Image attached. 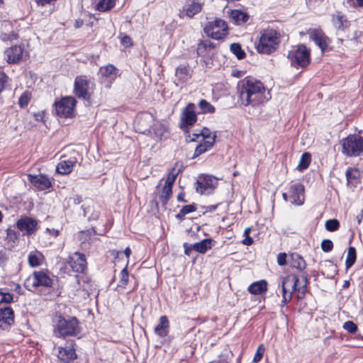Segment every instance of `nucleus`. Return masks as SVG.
Segmentation results:
<instances>
[{
	"label": "nucleus",
	"mask_w": 363,
	"mask_h": 363,
	"mask_svg": "<svg viewBox=\"0 0 363 363\" xmlns=\"http://www.w3.org/2000/svg\"><path fill=\"white\" fill-rule=\"evenodd\" d=\"M23 48L21 45L11 47L6 51L8 62L9 63H16L19 62L23 57Z\"/></svg>",
	"instance_id": "obj_25"
},
{
	"label": "nucleus",
	"mask_w": 363,
	"mask_h": 363,
	"mask_svg": "<svg viewBox=\"0 0 363 363\" xmlns=\"http://www.w3.org/2000/svg\"><path fill=\"white\" fill-rule=\"evenodd\" d=\"M172 194V189L164 186L159 192V197L163 206H166Z\"/></svg>",
	"instance_id": "obj_37"
},
{
	"label": "nucleus",
	"mask_w": 363,
	"mask_h": 363,
	"mask_svg": "<svg viewBox=\"0 0 363 363\" xmlns=\"http://www.w3.org/2000/svg\"><path fill=\"white\" fill-rule=\"evenodd\" d=\"M242 243L245 245H251L253 243V240L251 237L247 235L243 240Z\"/></svg>",
	"instance_id": "obj_62"
},
{
	"label": "nucleus",
	"mask_w": 363,
	"mask_h": 363,
	"mask_svg": "<svg viewBox=\"0 0 363 363\" xmlns=\"http://www.w3.org/2000/svg\"><path fill=\"white\" fill-rule=\"evenodd\" d=\"M290 266L293 268L303 271L306 267V263L303 258L298 253H291L289 258Z\"/></svg>",
	"instance_id": "obj_30"
},
{
	"label": "nucleus",
	"mask_w": 363,
	"mask_h": 363,
	"mask_svg": "<svg viewBox=\"0 0 363 363\" xmlns=\"http://www.w3.org/2000/svg\"><path fill=\"white\" fill-rule=\"evenodd\" d=\"M231 52L237 57L238 60H242L245 57V52L242 49L239 43H233L230 45Z\"/></svg>",
	"instance_id": "obj_41"
},
{
	"label": "nucleus",
	"mask_w": 363,
	"mask_h": 363,
	"mask_svg": "<svg viewBox=\"0 0 363 363\" xmlns=\"http://www.w3.org/2000/svg\"><path fill=\"white\" fill-rule=\"evenodd\" d=\"M54 323L53 333L57 337L77 336L81 332L79 322L76 317L56 314Z\"/></svg>",
	"instance_id": "obj_2"
},
{
	"label": "nucleus",
	"mask_w": 363,
	"mask_h": 363,
	"mask_svg": "<svg viewBox=\"0 0 363 363\" xmlns=\"http://www.w3.org/2000/svg\"><path fill=\"white\" fill-rule=\"evenodd\" d=\"M213 242V240L212 239L206 238L201 242L191 245V248H193L194 250L198 252L204 254L208 250L211 249Z\"/></svg>",
	"instance_id": "obj_32"
},
{
	"label": "nucleus",
	"mask_w": 363,
	"mask_h": 363,
	"mask_svg": "<svg viewBox=\"0 0 363 363\" xmlns=\"http://www.w3.org/2000/svg\"><path fill=\"white\" fill-rule=\"evenodd\" d=\"M321 249L325 252L332 251L333 248V242L329 239H324L321 242Z\"/></svg>",
	"instance_id": "obj_48"
},
{
	"label": "nucleus",
	"mask_w": 363,
	"mask_h": 363,
	"mask_svg": "<svg viewBox=\"0 0 363 363\" xmlns=\"http://www.w3.org/2000/svg\"><path fill=\"white\" fill-rule=\"evenodd\" d=\"M196 106L193 103H189L182 110L181 121L186 126L193 125L197 121V116L195 112Z\"/></svg>",
	"instance_id": "obj_16"
},
{
	"label": "nucleus",
	"mask_w": 363,
	"mask_h": 363,
	"mask_svg": "<svg viewBox=\"0 0 363 363\" xmlns=\"http://www.w3.org/2000/svg\"><path fill=\"white\" fill-rule=\"evenodd\" d=\"M298 282V277L296 274H289L284 277L281 281L282 294L289 293V289L292 291H296V286Z\"/></svg>",
	"instance_id": "obj_21"
},
{
	"label": "nucleus",
	"mask_w": 363,
	"mask_h": 363,
	"mask_svg": "<svg viewBox=\"0 0 363 363\" xmlns=\"http://www.w3.org/2000/svg\"><path fill=\"white\" fill-rule=\"evenodd\" d=\"M68 264L72 269L77 273H84L87 267L85 255L78 252L69 257Z\"/></svg>",
	"instance_id": "obj_13"
},
{
	"label": "nucleus",
	"mask_w": 363,
	"mask_h": 363,
	"mask_svg": "<svg viewBox=\"0 0 363 363\" xmlns=\"http://www.w3.org/2000/svg\"><path fill=\"white\" fill-rule=\"evenodd\" d=\"M218 360L210 362L208 363H229L228 354L222 353L218 357Z\"/></svg>",
	"instance_id": "obj_56"
},
{
	"label": "nucleus",
	"mask_w": 363,
	"mask_h": 363,
	"mask_svg": "<svg viewBox=\"0 0 363 363\" xmlns=\"http://www.w3.org/2000/svg\"><path fill=\"white\" fill-rule=\"evenodd\" d=\"M58 357L64 362L70 363L77 358V354L73 346L70 345L59 348Z\"/></svg>",
	"instance_id": "obj_24"
},
{
	"label": "nucleus",
	"mask_w": 363,
	"mask_h": 363,
	"mask_svg": "<svg viewBox=\"0 0 363 363\" xmlns=\"http://www.w3.org/2000/svg\"><path fill=\"white\" fill-rule=\"evenodd\" d=\"M304 186L301 183L291 184L289 188V201L294 205L301 206L305 201Z\"/></svg>",
	"instance_id": "obj_12"
},
{
	"label": "nucleus",
	"mask_w": 363,
	"mask_h": 363,
	"mask_svg": "<svg viewBox=\"0 0 363 363\" xmlns=\"http://www.w3.org/2000/svg\"><path fill=\"white\" fill-rule=\"evenodd\" d=\"M343 328L352 334L355 333L358 329L357 325L351 320L346 321L343 325Z\"/></svg>",
	"instance_id": "obj_46"
},
{
	"label": "nucleus",
	"mask_w": 363,
	"mask_h": 363,
	"mask_svg": "<svg viewBox=\"0 0 363 363\" xmlns=\"http://www.w3.org/2000/svg\"><path fill=\"white\" fill-rule=\"evenodd\" d=\"M357 259L356 249L354 247H350L347 250V258L345 261L346 269H350L355 263Z\"/></svg>",
	"instance_id": "obj_36"
},
{
	"label": "nucleus",
	"mask_w": 363,
	"mask_h": 363,
	"mask_svg": "<svg viewBox=\"0 0 363 363\" xmlns=\"http://www.w3.org/2000/svg\"><path fill=\"white\" fill-rule=\"evenodd\" d=\"M96 233V230H95V228H91L90 229H88L86 230H84V231H81L80 232V235H81V239H83V236H88L89 237V240H90V238L91 236L95 235ZM84 240H88V239L84 237Z\"/></svg>",
	"instance_id": "obj_53"
},
{
	"label": "nucleus",
	"mask_w": 363,
	"mask_h": 363,
	"mask_svg": "<svg viewBox=\"0 0 363 363\" xmlns=\"http://www.w3.org/2000/svg\"><path fill=\"white\" fill-rule=\"evenodd\" d=\"M28 181L39 190L43 191L52 186L50 178L44 174L28 175Z\"/></svg>",
	"instance_id": "obj_18"
},
{
	"label": "nucleus",
	"mask_w": 363,
	"mask_h": 363,
	"mask_svg": "<svg viewBox=\"0 0 363 363\" xmlns=\"http://www.w3.org/2000/svg\"><path fill=\"white\" fill-rule=\"evenodd\" d=\"M185 194L184 191L180 192L177 196V201L179 202H187L186 200L184 199Z\"/></svg>",
	"instance_id": "obj_64"
},
{
	"label": "nucleus",
	"mask_w": 363,
	"mask_h": 363,
	"mask_svg": "<svg viewBox=\"0 0 363 363\" xmlns=\"http://www.w3.org/2000/svg\"><path fill=\"white\" fill-rule=\"evenodd\" d=\"M121 43L123 45L128 47L132 45L131 38L129 36L125 35L121 38Z\"/></svg>",
	"instance_id": "obj_60"
},
{
	"label": "nucleus",
	"mask_w": 363,
	"mask_h": 363,
	"mask_svg": "<svg viewBox=\"0 0 363 363\" xmlns=\"http://www.w3.org/2000/svg\"><path fill=\"white\" fill-rule=\"evenodd\" d=\"M215 44L211 40H206L198 44L197 54L202 58H208L213 55Z\"/></svg>",
	"instance_id": "obj_20"
},
{
	"label": "nucleus",
	"mask_w": 363,
	"mask_h": 363,
	"mask_svg": "<svg viewBox=\"0 0 363 363\" xmlns=\"http://www.w3.org/2000/svg\"><path fill=\"white\" fill-rule=\"evenodd\" d=\"M311 156L309 152H304L302 154L298 165V169L299 171H303L307 169L311 163Z\"/></svg>",
	"instance_id": "obj_40"
},
{
	"label": "nucleus",
	"mask_w": 363,
	"mask_h": 363,
	"mask_svg": "<svg viewBox=\"0 0 363 363\" xmlns=\"http://www.w3.org/2000/svg\"><path fill=\"white\" fill-rule=\"evenodd\" d=\"M13 299L12 294L0 291V303H10L13 301Z\"/></svg>",
	"instance_id": "obj_45"
},
{
	"label": "nucleus",
	"mask_w": 363,
	"mask_h": 363,
	"mask_svg": "<svg viewBox=\"0 0 363 363\" xmlns=\"http://www.w3.org/2000/svg\"><path fill=\"white\" fill-rule=\"evenodd\" d=\"M128 282V272L127 270V267L123 268L120 273V281L118 284V286L121 288H125Z\"/></svg>",
	"instance_id": "obj_44"
},
{
	"label": "nucleus",
	"mask_w": 363,
	"mask_h": 363,
	"mask_svg": "<svg viewBox=\"0 0 363 363\" xmlns=\"http://www.w3.org/2000/svg\"><path fill=\"white\" fill-rule=\"evenodd\" d=\"M325 229L329 232H334L339 229L340 222L337 219H329L325 223Z\"/></svg>",
	"instance_id": "obj_42"
},
{
	"label": "nucleus",
	"mask_w": 363,
	"mask_h": 363,
	"mask_svg": "<svg viewBox=\"0 0 363 363\" xmlns=\"http://www.w3.org/2000/svg\"><path fill=\"white\" fill-rule=\"evenodd\" d=\"M228 30L226 22L220 18L208 21L203 28V31L207 36L216 40H220L226 36L228 33Z\"/></svg>",
	"instance_id": "obj_6"
},
{
	"label": "nucleus",
	"mask_w": 363,
	"mask_h": 363,
	"mask_svg": "<svg viewBox=\"0 0 363 363\" xmlns=\"http://www.w3.org/2000/svg\"><path fill=\"white\" fill-rule=\"evenodd\" d=\"M76 162V158L67 160H61L57 164L56 170L60 174H67L72 171L73 166Z\"/></svg>",
	"instance_id": "obj_29"
},
{
	"label": "nucleus",
	"mask_w": 363,
	"mask_h": 363,
	"mask_svg": "<svg viewBox=\"0 0 363 363\" xmlns=\"http://www.w3.org/2000/svg\"><path fill=\"white\" fill-rule=\"evenodd\" d=\"M118 69L113 65H108L100 67L99 74L101 75L102 82H107L106 86L110 87L112 82L119 75Z\"/></svg>",
	"instance_id": "obj_15"
},
{
	"label": "nucleus",
	"mask_w": 363,
	"mask_h": 363,
	"mask_svg": "<svg viewBox=\"0 0 363 363\" xmlns=\"http://www.w3.org/2000/svg\"><path fill=\"white\" fill-rule=\"evenodd\" d=\"M230 17L238 25L246 23L249 19L248 14L237 9L231 11Z\"/></svg>",
	"instance_id": "obj_35"
},
{
	"label": "nucleus",
	"mask_w": 363,
	"mask_h": 363,
	"mask_svg": "<svg viewBox=\"0 0 363 363\" xmlns=\"http://www.w3.org/2000/svg\"><path fill=\"white\" fill-rule=\"evenodd\" d=\"M77 104V100L72 96H65L59 101L55 102L56 114L61 118H72L74 116V110Z\"/></svg>",
	"instance_id": "obj_8"
},
{
	"label": "nucleus",
	"mask_w": 363,
	"mask_h": 363,
	"mask_svg": "<svg viewBox=\"0 0 363 363\" xmlns=\"http://www.w3.org/2000/svg\"><path fill=\"white\" fill-rule=\"evenodd\" d=\"M70 200L73 201L74 204L78 205L82 201V199L80 196L76 195L72 198H70Z\"/></svg>",
	"instance_id": "obj_61"
},
{
	"label": "nucleus",
	"mask_w": 363,
	"mask_h": 363,
	"mask_svg": "<svg viewBox=\"0 0 363 363\" xmlns=\"http://www.w3.org/2000/svg\"><path fill=\"white\" fill-rule=\"evenodd\" d=\"M345 176L348 185H354L359 182V179L360 177V172L356 168L348 167L345 172Z\"/></svg>",
	"instance_id": "obj_34"
},
{
	"label": "nucleus",
	"mask_w": 363,
	"mask_h": 363,
	"mask_svg": "<svg viewBox=\"0 0 363 363\" xmlns=\"http://www.w3.org/2000/svg\"><path fill=\"white\" fill-rule=\"evenodd\" d=\"M239 101L243 106H257L267 101L263 84L254 79H245L238 86Z\"/></svg>",
	"instance_id": "obj_1"
},
{
	"label": "nucleus",
	"mask_w": 363,
	"mask_h": 363,
	"mask_svg": "<svg viewBox=\"0 0 363 363\" xmlns=\"http://www.w3.org/2000/svg\"><path fill=\"white\" fill-rule=\"evenodd\" d=\"M174 169H172V172L169 173L164 184V186L172 189L178 174L177 173H174Z\"/></svg>",
	"instance_id": "obj_47"
},
{
	"label": "nucleus",
	"mask_w": 363,
	"mask_h": 363,
	"mask_svg": "<svg viewBox=\"0 0 363 363\" xmlns=\"http://www.w3.org/2000/svg\"><path fill=\"white\" fill-rule=\"evenodd\" d=\"M169 322L166 315H162L159 320V324L155 328V333L160 337H164L169 333Z\"/></svg>",
	"instance_id": "obj_26"
},
{
	"label": "nucleus",
	"mask_w": 363,
	"mask_h": 363,
	"mask_svg": "<svg viewBox=\"0 0 363 363\" xmlns=\"http://www.w3.org/2000/svg\"><path fill=\"white\" fill-rule=\"evenodd\" d=\"M46 230L52 236L57 237L59 235L60 231L58 230L52 228H47Z\"/></svg>",
	"instance_id": "obj_63"
},
{
	"label": "nucleus",
	"mask_w": 363,
	"mask_h": 363,
	"mask_svg": "<svg viewBox=\"0 0 363 363\" xmlns=\"http://www.w3.org/2000/svg\"><path fill=\"white\" fill-rule=\"evenodd\" d=\"M288 58L291 66L296 68H304L310 63V51L306 48V45H299L289 52Z\"/></svg>",
	"instance_id": "obj_5"
},
{
	"label": "nucleus",
	"mask_w": 363,
	"mask_h": 363,
	"mask_svg": "<svg viewBox=\"0 0 363 363\" xmlns=\"http://www.w3.org/2000/svg\"><path fill=\"white\" fill-rule=\"evenodd\" d=\"M175 76L177 80V86L179 84H184L191 78L190 67L188 65H180L176 69Z\"/></svg>",
	"instance_id": "obj_23"
},
{
	"label": "nucleus",
	"mask_w": 363,
	"mask_h": 363,
	"mask_svg": "<svg viewBox=\"0 0 363 363\" xmlns=\"http://www.w3.org/2000/svg\"><path fill=\"white\" fill-rule=\"evenodd\" d=\"M93 83L84 75L77 76L74 79L73 92L77 97L89 101L91 99L90 89Z\"/></svg>",
	"instance_id": "obj_9"
},
{
	"label": "nucleus",
	"mask_w": 363,
	"mask_h": 363,
	"mask_svg": "<svg viewBox=\"0 0 363 363\" xmlns=\"http://www.w3.org/2000/svg\"><path fill=\"white\" fill-rule=\"evenodd\" d=\"M267 291V282L265 280L255 281L248 287V291L252 294L258 295Z\"/></svg>",
	"instance_id": "obj_31"
},
{
	"label": "nucleus",
	"mask_w": 363,
	"mask_h": 363,
	"mask_svg": "<svg viewBox=\"0 0 363 363\" xmlns=\"http://www.w3.org/2000/svg\"><path fill=\"white\" fill-rule=\"evenodd\" d=\"M53 280L44 271H35L24 281V286L29 291L38 286L51 287Z\"/></svg>",
	"instance_id": "obj_7"
},
{
	"label": "nucleus",
	"mask_w": 363,
	"mask_h": 363,
	"mask_svg": "<svg viewBox=\"0 0 363 363\" xmlns=\"http://www.w3.org/2000/svg\"><path fill=\"white\" fill-rule=\"evenodd\" d=\"M281 34L275 29L264 30L260 35L259 43L256 45L259 53L269 55L275 52L280 43Z\"/></svg>",
	"instance_id": "obj_3"
},
{
	"label": "nucleus",
	"mask_w": 363,
	"mask_h": 363,
	"mask_svg": "<svg viewBox=\"0 0 363 363\" xmlns=\"http://www.w3.org/2000/svg\"><path fill=\"white\" fill-rule=\"evenodd\" d=\"M198 106L201 113H213L216 111L215 107L205 99L200 100Z\"/></svg>",
	"instance_id": "obj_39"
},
{
	"label": "nucleus",
	"mask_w": 363,
	"mask_h": 363,
	"mask_svg": "<svg viewBox=\"0 0 363 363\" xmlns=\"http://www.w3.org/2000/svg\"><path fill=\"white\" fill-rule=\"evenodd\" d=\"M309 35V38L314 41L315 43L321 49V50L324 51L328 48V38L325 36V33L320 29H309L308 31Z\"/></svg>",
	"instance_id": "obj_19"
},
{
	"label": "nucleus",
	"mask_w": 363,
	"mask_h": 363,
	"mask_svg": "<svg viewBox=\"0 0 363 363\" xmlns=\"http://www.w3.org/2000/svg\"><path fill=\"white\" fill-rule=\"evenodd\" d=\"M287 255L285 252H281L277 255V263L279 266H284L286 264Z\"/></svg>",
	"instance_id": "obj_57"
},
{
	"label": "nucleus",
	"mask_w": 363,
	"mask_h": 363,
	"mask_svg": "<svg viewBox=\"0 0 363 363\" xmlns=\"http://www.w3.org/2000/svg\"><path fill=\"white\" fill-rule=\"evenodd\" d=\"M19 234L13 229L8 228L6 230V239L9 241L15 242L18 238Z\"/></svg>",
	"instance_id": "obj_49"
},
{
	"label": "nucleus",
	"mask_w": 363,
	"mask_h": 363,
	"mask_svg": "<svg viewBox=\"0 0 363 363\" xmlns=\"http://www.w3.org/2000/svg\"><path fill=\"white\" fill-rule=\"evenodd\" d=\"M264 352V347H263L262 345H261L258 347V348L256 351V353L253 358V362L255 363L259 362L263 357Z\"/></svg>",
	"instance_id": "obj_51"
},
{
	"label": "nucleus",
	"mask_w": 363,
	"mask_h": 363,
	"mask_svg": "<svg viewBox=\"0 0 363 363\" xmlns=\"http://www.w3.org/2000/svg\"><path fill=\"white\" fill-rule=\"evenodd\" d=\"M44 259L43 253L38 250L30 252L28 256V264L32 267H37L41 265Z\"/></svg>",
	"instance_id": "obj_33"
},
{
	"label": "nucleus",
	"mask_w": 363,
	"mask_h": 363,
	"mask_svg": "<svg viewBox=\"0 0 363 363\" xmlns=\"http://www.w3.org/2000/svg\"><path fill=\"white\" fill-rule=\"evenodd\" d=\"M204 5L203 2L199 0H187L186 3L185 13L189 18H193L200 13Z\"/></svg>",
	"instance_id": "obj_22"
},
{
	"label": "nucleus",
	"mask_w": 363,
	"mask_h": 363,
	"mask_svg": "<svg viewBox=\"0 0 363 363\" xmlns=\"http://www.w3.org/2000/svg\"><path fill=\"white\" fill-rule=\"evenodd\" d=\"M122 254H125L126 258H127V263L128 262V259H129V257L131 254V250L130 249L129 247H126L124 250V252H121V251H116L115 252V257L116 258H118L119 257L120 255H121Z\"/></svg>",
	"instance_id": "obj_58"
},
{
	"label": "nucleus",
	"mask_w": 363,
	"mask_h": 363,
	"mask_svg": "<svg viewBox=\"0 0 363 363\" xmlns=\"http://www.w3.org/2000/svg\"><path fill=\"white\" fill-rule=\"evenodd\" d=\"M155 121L154 116L149 112L139 113L135 121L138 131L143 134H150Z\"/></svg>",
	"instance_id": "obj_10"
},
{
	"label": "nucleus",
	"mask_w": 363,
	"mask_h": 363,
	"mask_svg": "<svg viewBox=\"0 0 363 363\" xmlns=\"http://www.w3.org/2000/svg\"><path fill=\"white\" fill-rule=\"evenodd\" d=\"M9 77L4 72H0V93L2 92L8 85Z\"/></svg>",
	"instance_id": "obj_50"
},
{
	"label": "nucleus",
	"mask_w": 363,
	"mask_h": 363,
	"mask_svg": "<svg viewBox=\"0 0 363 363\" xmlns=\"http://www.w3.org/2000/svg\"><path fill=\"white\" fill-rule=\"evenodd\" d=\"M215 178L209 175L200 176L196 182V191L201 194H209L214 189Z\"/></svg>",
	"instance_id": "obj_14"
},
{
	"label": "nucleus",
	"mask_w": 363,
	"mask_h": 363,
	"mask_svg": "<svg viewBox=\"0 0 363 363\" xmlns=\"http://www.w3.org/2000/svg\"><path fill=\"white\" fill-rule=\"evenodd\" d=\"M307 286L308 285H306L304 284L303 286L299 287V288H297L296 287V290L298 291V298H303L305 295H306V293L307 291Z\"/></svg>",
	"instance_id": "obj_59"
},
{
	"label": "nucleus",
	"mask_w": 363,
	"mask_h": 363,
	"mask_svg": "<svg viewBox=\"0 0 363 363\" xmlns=\"http://www.w3.org/2000/svg\"><path fill=\"white\" fill-rule=\"evenodd\" d=\"M216 138V133H213L211 140H203V143L199 144L195 149L193 157H199V155L206 152L207 150L212 148L215 143Z\"/></svg>",
	"instance_id": "obj_27"
},
{
	"label": "nucleus",
	"mask_w": 363,
	"mask_h": 363,
	"mask_svg": "<svg viewBox=\"0 0 363 363\" xmlns=\"http://www.w3.org/2000/svg\"><path fill=\"white\" fill-rule=\"evenodd\" d=\"M38 220L28 216H22L16 222L17 228L23 232V235H31L38 229Z\"/></svg>",
	"instance_id": "obj_11"
},
{
	"label": "nucleus",
	"mask_w": 363,
	"mask_h": 363,
	"mask_svg": "<svg viewBox=\"0 0 363 363\" xmlns=\"http://www.w3.org/2000/svg\"><path fill=\"white\" fill-rule=\"evenodd\" d=\"M342 152L347 157H358L363 155V137L350 135L342 140Z\"/></svg>",
	"instance_id": "obj_4"
},
{
	"label": "nucleus",
	"mask_w": 363,
	"mask_h": 363,
	"mask_svg": "<svg viewBox=\"0 0 363 363\" xmlns=\"http://www.w3.org/2000/svg\"><path fill=\"white\" fill-rule=\"evenodd\" d=\"M213 134L208 128H203L200 132V135L203 137V140H211Z\"/></svg>",
	"instance_id": "obj_54"
},
{
	"label": "nucleus",
	"mask_w": 363,
	"mask_h": 363,
	"mask_svg": "<svg viewBox=\"0 0 363 363\" xmlns=\"http://www.w3.org/2000/svg\"><path fill=\"white\" fill-rule=\"evenodd\" d=\"M14 323V312L11 307H0V328L6 330Z\"/></svg>",
	"instance_id": "obj_17"
},
{
	"label": "nucleus",
	"mask_w": 363,
	"mask_h": 363,
	"mask_svg": "<svg viewBox=\"0 0 363 363\" xmlns=\"http://www.w3.org/2000/svg\"><path fill=\"white\" fill-rule=\"evenodd\" d=\"M116 0H100L96 4V9L99 11H107L112 9Z\"/></svg>",
	"instance_id": "obj_38"
},
{
	"label": "nucleus",
	"mask_w": 363,
	"mask_h": 363,
	"mask_svg": "<svg viewBox=\"0 0 363 363\" xmlns=\"http://www.w3.org/2000/svg\"><path fill=\"white\" fill-rule=\"evenodd\" d=\"M152 129L153 130L155 137L157 139H162V138L164 136V133L167 131L166 128L160 123H154V126L152 128Z\"/></svg>",
	"instance_id": "obj_43"
},
{
	"label": "nucleus",
	"mask_w": 363,
	"mask_h": 363,
	"mask_svg": "<svg viewBox=\"0 0 363 363\" xmlns=\"http://www.w3.org/2000/svg\"><path fill=\"white\" fill-rule=\"evenodd\" d=\"M29 97L27 93H23L21 95L19 100H18V104L21 108H24L28 106L29 103Z\"/></svg>",
	"instance_id": "obj_52"
},
{
	"label": "nucleus",
	"mask_w": 363,
	"mask_h": 363,
	"mask_svg": "<svg viewBox=\"0 0 363 363\" xmlns=\"http://www.w3.org/2000/svg\"><path fill=\"white\" fill-rule=\"evenodd\" d=\"M332 21L335 27L341 30H344L350 26L346 17L340 11H337L335 14L332 16Z\"/></svg>",
	"instance_id": "obj_28"
},
{
	"label": "nucleus",
	"mask_w": 363,
	"mask_h": 363,
	"mask_svg": "<svg viewBox=\"0 0 363 363\" xmlns=\"http://www.w3.org/2000/svg\"><path fill=\"white\" fill-rule=\"evenodd\" d=\"M185 215L196 211V206L194 203L186 205L181 209Z\"/></svg>",
	"instance_id": "obj_55"
}]
</instances>
